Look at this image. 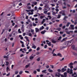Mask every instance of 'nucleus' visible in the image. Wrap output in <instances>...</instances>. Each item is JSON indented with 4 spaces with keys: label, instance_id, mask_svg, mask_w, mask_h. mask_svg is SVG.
I'll return each instance as SVG.
<instances>
[{
    "label": "nucleus",
    "instance_id": "ea45409f",
    "mask_svg": "<svg viewBox=\"0 0 77 77\" xmlns=\"http://www.w3.org/2000/svg\"><path fill=\"white\" fill-rule=\"evenodd\" d=\"M47 71V70H46V69H45L43 71H42V72H46V71Z\"/></svg>",
    "mask_w": 77,
    "mask_h": 77
},
{
    "label": "nucleus",
    "instance_id": "6ab92c4d",
    "mask_svg": "<svg viewBox=\"0 0 77 77\" xmlns=\"http://www.w3.org/2000/svg\"><path fill=\"white\" fill-rule=\"evenodd\" d=\"M50 69H50V68L49 69H48V71H49V72H53V70H50Z\"/></svg>",
    "mask_w": 77,
    "mask_h": 77
},
{
    "label": "nucleus",
    "instance_id": "a211bd4d",
    "mask_svg": "<svg viewBox=\"0 0 77 77\" xmlns=\"http://www.w3.org/2000/svg\"><path fill=\"white\" fill-rule=\"evenodd\" d=\"M32 4H34V5H37V2H32Z\"/></svg>",
    "mask_w": 77,
    "mask_h": 77
},
{
    "label": "nucleus",
    "instance_id": "c756f323",
    "mask_svg": "<svg viewBox=\"0 0 77 77\" xmlns=\"http://www.w3.org/2000/svg\"><path fill=\"white\" fill-rule=\"evenodd\" d=\"M32 48H34V49H35V48H36V46L34 45V46L32 47Z\"/></svg>",
    "mask_w": 77,
    "mask_h": 77
},
{
    "label": "nucleus",
    "instance_id": "49530a36",
    "mask_svg": "<svg viewBox=\"0 0 77 77\" xmlns=\"http://www.w3.org/2000/svg\"><path fill=\"white\" fill-rule=\"evenodd\" d=\"M40 19H42V18H44V16H41L40 17Z\"/></svg>",
    "mask_w": 77,
    "mask_h": 77
},
{
    "label": "nucleus",
    "instance_id": "8fccbe9b",
    "mask_svg": "<svg viewBox=\"0 0 77 77\" xmlns=\"http://www.w3.org/2000/svg\"><path fill=\"white\" fill-rule=\"evenodd\" d=\"M40 50V48H39V47H38L37 49L36 50H37V51H39V50Z\"/></svg>",
    "mask_w": 77,
    "mask_h": 77
},
{
    "label": "nucleus",
    "instance_id": "7c9ffc66",
    "mask_svg": "<svg viewBox=\"0 0 77 77\" xmlns=\"http://www.w3.org/2000/svg\"><path fill=\"white\" fill-rule=\"evenodd\" d=\"M64 44L65 45H68V42H66L64 43Z\"/></svg>",
    "mask_w": 77,
    "mask_h": 77
},
{
    "label": "nucleus",
    "instance_id": "c85d7f7f",
    "mask_svg": "<svg viewBox=\"0 0 77 77\" xmlns=\"http://www.w3.org/2000/svg\"><path fill=\"white\" fill-rule=\"evenodd\" d=\"M64 11H61L60 12H59L60 14H62L63 13V12Z\"/></svg>",
    "mask_w": 77,
    "mask_h": 77
},
{
    "label": "nucleus",
    "instance_id": "bf43d9fd",
    "mask_svg": "<svg viewBox=\"0 0 77 77\" xmlns=\"http://www.w3.org/2000/svg\"><path fill=\"white\" fill-rule=\"evenodd\" d=\"M36 70H37V71L38 72H40V69H37Z\"/></svg>",
    "mask_w": 77,
    "mask_h": 77
},
{
    "label": "nucleus",
    "instance_id": "473e14b6",
    "mask_svg": "<svg viewBox=\"0 0 77 77\" xmlns=\"http://www.w3.org/2000/svg\"><path fill=\"white\" fill-rule=\"evenodd\" d=\"M27 8L28 9H31V6H28Z\"/></svg>",
    "mask_w": 77,
    "mask_h": 77
},
{
    "label": "nucleus",
    "instance_id": "f257e3e1",
    "mask_svg": "<svg viewBox=\"0 0 77 77\" xmlns=\"http://www.w3.org/2000/svg\"><path fill=\"white\" fill-rule=\"evenodd\" d=\"M66 68H67V66H65L64 68L61 69V72H64L65 71H66Z\"/></svg>",
    "mask_w": 77,
    "mask_h": 77
},
{
    "label": "nucleus",
    "instance_id": "09e8293b",
    "mask_svg": "<svg viewBox=\"0 0 77 77\" xmlns=\"http://www.w3.org/2000/svg\"><path fill=\"white\" fill-rule=\"evenodd\" d=\"M48 17H49V20H51V17L50 16H48Z\"/></svg>",
    "mask_w": 77,
    "mask_h": 77
},
{
    "label": "nucleus",
    "instance_id": "c03bdc74",
    "mask_svg": "<svg viewBox=\"0 0 77 77\" xmlns=\"http://www.w3.org/2000/svg\"><path fill=\"white\" fill-rule=\"evenodd\" d=\"M53 56H57V55H56V54H55V53L53 54Z\"/></svg>",
    "mask_w": 77,
    "mask_h": 77
},
{
    "label": "nucleus",
    "instance_id": "2eb2a0df",
    "mask_svg": "<svg viewBox=\"0 0 77 77\" xmlns=\"http://www.w3.org/2000/svg\"><path fill=\"white\" fill-rule=\"evenodd\" d=\"M66 47H64V46H63V47H60V50H62V49H63L65 48H66Z\"/></svg>",
    "mask_w": 77,
    "mask_h": 77
},
{
    "label": "nucleus",
    "instance_id": "de8ad7c7",
    "mask_svg": "<svg viewBox=\"0 0 77 77\" xmlns=\"http://www.w3.org/2000/svg\"><path fill=\"white\" fill-rule=\"evenodd\" d=\"M60 34H61V35H62V34H63V32L60 31Z\"/></svg>",
    "mask_w": 77,
    "mask_h": 77
},
{
    "label": "nucleus",
    "instance_id": "4be33fe9",
    "mask_svg": "<svg viewBox=\"0 0 77 77\" xmlns=\"http://www.w3.org/2000/svg\"><path fill=\"white\" fill-rule=\"evenodd\" d=\"M67 18H68V17H67L65 16L64 17V18L63 19V20H66V19H67Z\"/></svg>",
    "mask_w": 77,
    "mask_h": 77
},
{
    "label": "nucleus",
    "instance_id": "a18cd8bd",
    "mask_svg": "<svg viewBox=\"0 0 77 77\" xmlns=\"http://www.w3.org/2000/svg\"><path fill=\"white\" fill-rule=\"evenodd\" d=\"M23 50H24V51H27V50H26V48H23Z\"/></svg>",
    "mask_w": 77,
    "mask_h": 77
},
{
    "label": "nucleus",
    "instance_id": "680f3d73",
    "mask_svg": "<svg viewBox=\"0 0 77 77\" xmlns=\"http://www.w3.org/2000/svg\"><path fill=\"white\" fill-rule=\"evenodd\" d=\"M65 36H66V34H64L63 35L62 37H63H63H65Z\"/></svg>",
    "mask_w": 77,
    "mask_h": 77
},
{
    "label": "nucleus",
    "instance_id": "774afa93",
    "mask_svg": "<svg viewBox=\"0 0 77 77\" xmlns=\"http://www.w3.org/2000/svg\"><path fill=\"white\" fill-rule=\"evenodd\" d=\"M39 52H37V53H36V55H38V54H39Z\"/></svg>",
    "mask_w": 77,
    "mask_h": 77
},
{
    "label": "nucleus",
    "instance_id": "e433bc0d",
    "mask_svg": "<svg viewBox=\"0 0 77 77\" xmlns=\"http://www.w3.org/2000/svg\"><path fill=\"white\" fill-rule=\"evenodd\" d=\"M19 74H22V73H23V71H20L19 72Z\"/></svg>",
    "mask_w": 77,
    "mask_h": 77
},
{
    "label": "nucleus",
    "instance_id": "aec40b11",
    "mask_svg": "<svg viewBox=\"0 0 77 77\" xmlns=\"http://www.w3.org/2000/svg\"><path fill=\"white\" fill-rule=\"evenodd\" d=\"M21 19L22 20H24V16H22L21 17Z\"/></svg>",
    "mask_w": 77,
    "mask_h": 77
},
{
    "label": "nucleus",
    "instance_id": "412c9836",
    "mask_svg": "<svg viewBox=\"0 0 77 77\" xmlns=\"http://www.w3.org/2000/svg\"><path fill=\"white\" fill-rule=\"evenodd\" d=\"M44 8H49V7H48V5H45V6Z\"/></svg>",
    "mask_w": 77,
    "mask_h": 77
},
{
    "label": "nucleus",
    "instance_id": "1a4fd4ad",
    "mask_svg": "<svg viewBox=\"0 0 77 77\" xmlns=\"http://www.w3.org/2000/svg\"><path fill=\"white\" fill-rule=\"evenodd\" d=\"M72 69H70V72L69 73L70 74H72V73H73V72H72Z\"/></svg>",
    "mask_w": 77,
    "mask_h": 77
},
{
    "label": "nucleus",
    "instance_id": "f8f14e48",
    "mask_svg": "<svg viewBox=\"0 0 77 77\" xmlns=\"http://www.w3.org/2000/svg\"><path fill=\"white\" fill-rule=\"evenodd\" d=\"M44 29V27L43 26H42V27H40V28L39 30H41L42 29Z\"/></svg>",
    "mask_w": 77,
    "mask_h": 77
},
{
    "label": "nucleus",
    "instance_id": "338daca9",
    "mask_svg": "<svg viewBox=\"0 0 77 77\" xmlns=\"http://www.w3.org/2000/svg\"><path fill=\"white\" fill-rule=\"evenodd\" d=\"M14 39V38L13 37H11V38H10V40L11 41H13V40Z\"/></svg>",
    "mask_w": 77,
    "mask_h": 77
},
{
    "label": "nucleus",
    "instance_id": "3c124183",
    "mask_svg": "<svg viewBox=\"0 0 77 77\" xmlns=\"http://www.w3.org/2000/svg\"><path fill=\"white\" fill-rule=\"evenodd\" d=\"M29 36H32V34H31V33H29Z\"/></svg>",
    "mask_w": 77,
    "mask_h": 77
},
{
    "label": "nucleus",
    "instance_id": "393cba45",
    "mask_svg": "<svg viewBox=\"0 0 77 77\" xmlns=\"http://www.w3.org/2000/svg\"><path fill=\"white\" fill-rule=\"evenodd\" d=\"M5 29H2V32L1 33V35H2L3 33H4V32H5Z\"/></svg>",
    "mask_w": 77,
    "mask_h": 77
},
{
    "label": "nucleus",
    "instance_id": "a19ab883",
    "mask_svg": "<svg viewBox=\"0 0 77 77\" xmlns=\"http://www.w3.org/2000/svg\"><path fill=\"white\" fill-rule=\"evenodd\" d=\"M9 63L8 62H6V65H7V66H8V65H9Z\"/></svg>",
    "mask_w": 77,
    "mask_h": 77
},
{
    "label": "nucleus",
    "instance_id": "f704fd0d",
    "mask_svg": "<svg viewBox=\"0 0 77 77\" xmlns=\"http://www.w3.org/2000/svg\"><path fill=\"white\" fill-rule=\"evenodd\" d=\"M20 29H19L18 30V32L19 33H21V31H20Z\"/></svg>",
    "mask_w": 77,
    "mask_h": 77
},
{
    "label": "nucleus",
    "instance_id": "72a5a7b5",
    "mask_svg": "<svg viewBox=\"0 0 77 77\" xmlns=\"http://www.w3.org/2000/svg\"><path fill=\"white\" fill-rule=\"evenodd\" d=\"M30 11H31V10H26V12H30Z\"/></svg>",
    "mask_w": 77,
    "mask_h": 77
},
{
    "label": "nucleus",
    "instance_id": "39448f33",
    "mask_svg": "<svg viewBox=\"0 0 77 77\" xmlns=\"http://www.w3.org/2000/svg\"><path fill=\"white\" fill-rule=\"evenodd\" d=\"M71 48L73 50H75L77 49V48H75V45H73L72 46Z\"/></svg>",
    "mask_w": 77,
    "mask_h": 77
},
{
    "label": "nucleus",
    "instance_id": "4468645a",
    "mask_svg": "<svg viewBox=\"0 0 77 77\" xmlns=\"http://www.w3.org/2000/svg\"><path fill=\"white\" fill-rule=\"evenodd\" d=\"M56 30H58V31H60L61 30V28H57Z\"/></svg>",
    "mask_w": 77,
    "mask_h": 77
},
{
    "label": "nucleus",
    "instance_id": "bb28decb",
    "mask_svg": "<svg viewBox=\"0 0 77 77\" xmlns=\"http://www.w3.org/2000/svg\"><path fill=\"white\" fill-rule=\"evenodd\" d=\"M70 33H73V31H70L69 32H68V34H70Z\"/></svg>",
    "mask_w": 77,
    "mask_h": 77
},
{
    "label": "nucleus",
    "instance_id": "13d9d810",
    "mask_svg": "<svg viewBox=\"0 0 77 77\" xmlns=\"http://www.w3.org/2000/svg\"><path fill=\"white\" fill-rule=\"evenodd\" d=\"M51 5L52 7H54V6H55V5L53 4H51Z\"/></svg>",
    "mask_w": 77,
    "mask_h": 77
},
{
    "label": "nucleus",
    "instance_id": "7ed1b4c3",
    "mask_svg": "<svg viewBox=\"0 0 77 77\" xmlns=\"http://www.w3.org/2000/svg\"><path fill=\"white\" fill-rule=\"evenodd\" d=\"M69 29L71 30H74V25H71L70 27H69Z\"/></svg>",
    "mask_w": 77,
    "mask_h": 77
},
{
    "label": "nucleus",
    "instance_id": "58836bf2",
    "mask_svg": "<svg viewBox=\"0 0 77 77\" xmlns=\"http://www.w3.org/2000/svg\"><path fill=\"white\" fill-rule=\"evenodd\" d=\"M14 72L15 73V74L16 75H17L18 74V71H15Z\"/></svg>",
    "mask_w": 77,
    "mask_h": 77
},
{
    "label": "nucleus",
    "instance_id": "6e6d98bb",
    "mask_svg": "<svg viewBox=\"0 0 77 77\" xmlns=\"http://www.w3.org/2000/svg\"><path fill=\"white\" fill-rule=\"evenodd\" d=\"M62 25L63 24L62 23H61L60 25H59V27H62Z\"/></svg>",
    "mask_w": 77,
    "mask_h": 77
},
{
    "label": "nucleus",
    "instance_id": "c9c22d12",
    "mask_svg": "<svg viewBox=\"0 0 77 77\" xmlns=\"http://www.w3.org/2000/svg\"><path fill=\"white\" fill-rule=\"evenodd\" d=\"M40 59H41V58L40 57L38 58L37 60V61H40Z\"/></svg>",
    "mask_w": 77,
    "mask_h": 77
},
{
    "label": "nucleus",
    "instance_id": "4c0bfd02",
    "mask_svg": "<svg viewBox=\"0 0 77 77\" xmlns=\"http://www.w3.org/2000/svg\"><path fill=\"white\" fill-rule=\"evenodd\" d=\"M48 45L49 46H51V42H49L48 43Z\"/></svg>",
    "mask_w": 77,
    "mask_h": 77
},
{
    "label": "nucleus",
    "instance_id": "cd10ccee",
    "mask_svg": "<svg viewBox=\"0 0 77 77\" xmlns=\"http://www.w3.org/2000/svg\"><path fill=\"white\" fill-rule=\"evenodd\" d=\"M51 42L52 43H53L54 44L55 43H56V42H57L56 41L54 40H52Z\"/></svg>",
    "mask_w": 77,
    "mask_h": 77
},
{
    "label": "nucleus",
    "instance_id": "69168bd1",
    "mask_svg": "<svg viewBox=\"0 0 77 77\" xmlns=\"http://www.w3.org/2000/svg\"><path fill=\"white\" fill-rule=\"evenodd\" d=\"M58 72H60L61 71V70L60 69H58L57 70Z\"/></svg>",
    "mask_w": 77,
    "mask_h": 77
},
{
    "label": "nucleus",
    "instance_id": "864d4df0",
    "mask_svg": "<svg viewBox=\"0 0 77 77\" xmlns=\"http://www.w3.org/2000/svg\"><path fill=\"white\" fill-rule=\"evenodd\" d=\"M63 4L64 6H66V2H64L63 3Z\"/></svg>",
    "mask_w": 77,
    "mask_h": 77
},
{
    "label": "nucleus",
    "instance_id": "0eeeda50",
    "mask_svg": "<svg viewBox=\"0 0 77 77\" xmlns=\"http://www.w3.org/2000/svg\"><path fill=\"white\" fill-rule=\"evenodd\" d=\"M30 63H29L28 65H27L25 66V68H28L29 66H30Z\"/></svg>",
    "mask_w": 77,
    "mask_h": 77
},
{
    "label": "nucleus",
    "instance_id": "603ef678",
    "mask_svg": "<svg viewBox=\"0 0 77 77\" xmlns=\"http://www.w3.org/2000/svg\"><path fill=\"white\" fill-rule=\"evenodd\" d=\"M66 27V26H65V25H64V26H63L62 27V29H65Z\"/></svg>",
    "mask_w": 77,
    "mask_h": 77
},
{
    "label": "nucleus",
    "instance_id": "f3484780",
    "mask_svg": "<svg viewBox=\"0 0 77 77\" xmlns=\"http://www.w3.org/2000/svg\"><path fill=\"white\" fill-rule=\"evenodd\" d=\"M57 56H60V57H62V55L60 53H58L57 54Z\"/></svg>",
    "mask_w": 77,
    "mask_h": 77
},
{
    "label": "nucleus",
    "instance_id": "ddd939ff",
    "mask_svg": "<svg viewBox=\"0 0 77 77\" xmlns=\"http://www.w3.org/2000/svg\"><path fill=\"white\" fill-rule=\"evenodd\" d=\"M35 31L37 33V32H38L39 31V29H38V28H35Z\"/></svg>",
    "mask_w": 77,
    "mask_h": 77
},
{
    "label": "nucleus",
    "instance_id": "9b49d317",
    "mask_svg": "<svg viewBox=\"0 0 77 77\" xmlns=\"http://www.w3.org/2000/svg\"><path fill=\"white\" fill-rule=\"evenodd\" d=\"M46 32V31L45 30H44V31H43L41 32V34H42L43 35H44L45 33Z\"/></svg>",
    "mask_w": 77,
    "mask_h": 77
},
{
    "label": "nucleus",
    "instance_id": "5701e85b",
    "mask_svg": "<svg viewBox=\"0 0 77 77\" xmlns=\"http://www.w3.org/2000/svg\"><path fill=\"white\" fill-rule=\"evenodd\" d=\"M8 70H9V71H10V69H9V67H7L6 69V71L7 72H8Z\"/></svg>",
    "mask_w": 77,
    "mask_h": 77
},
{
    "label": "nucleus",
    "instance_id": "4d7b16f0",
    "mask_svg": "<svg viewBox=\"0 0 77 77\" xmlns=\"http://www.w3.org/2000/svg\"><path fill=\"white\" fill-rule=\"evenodd\" d=\"M12 33H13V32L12 33V34H9V36L10 37H11V36H12Z\"/></svg>",
    "mask_w": 77,
    "mask_h": 77
},
{
    "label": "nucleus",
    "instance_id": "20e7f679",
    "mask_svg": "<svg viewBox=\"0 0 77 77\" xmlns=\"http://www.w3.org/2000/svg\"><path fill=\"white\" fill-rule=\"evenodd\" d=\"M61 75V74L60 72H58L55 74V77H57V76H60Z\"/></svg>",
    "mask_w": 77,
    "mask_h": 77
},
{
    "label": "nucleus",
    "instance_id": "e2e57ef3",
    "mask_svg": "<svg viewBox=\"0 0 77 77\" xmlns=\"http://www.w3.org/2000/svg\"><path fill=\"white\" fill-rule=\"evenodd\" d=\"M47 45H46L44 46V48H47Z\"/></svg>",
    "mask_w": 77,
    "mask_h": 77
},
{
    "label": "nucleus",
    "instance_id": "5fc2aeb1",
    "mask_svg": "<svg viewBox=\"0 0 77 77\" xmlns=\"http://www.w3.org/2000/svg\"><path fill=\"white\" fill-rule=\"evenodd\" d=\"M34 10L35 11H36L37 10V7L35 6V7Z\"/></svg>",
    "mask_w": 77,
    "mask_h": 77
},
{
    "label": "nucleus",
    "instance_id": "0e129e2a",
    "mask_svg": "<svg viewBox=\"0 0 77 77\" xmlns=\"http://www.w3.org/2000/svg\"><path fill=\"white\" fill-rule=\"evenodd\" d=\"M55 11H57V12H58L59 11V9H57V8H56L55 9Z\"/></svg>",
    "mask_w": 77,
    "mask_h": 77
},
{
    "label": "nucleus",
    "instance_id": "9d476101",
    "mask_svg": "<svg viewBox=\"0 0 77 77\" xmlns=\"http://www.w3.org/2000/svg\"><path fill=\"white\" fill-rule=\"evenodd\" d=\"M34 58V57L32 56H30L29 57L30 60H32V59H33Z\"/></svg>",
    "mask_w": 77,
    "mask_h": 77
},
{
    "label": "nucleus",
    "instance_id": "2f4dec72",
    "mask_svg": "<svg viewBox=\"0 0 77 77\" xmlns=\"http://www.w3.org/2000/svg\"><path fill=\"white\" fill-rule=\"evenodd\" d=\"M62 15H63L64 16H65L66 15V14H65V12L64 11Z\"/></svg>",
    "mask_w": 77,
    "mask_h": 77
},
{
    "label": "nucleus",
    "instance_id": "6e6552de",
    "mask_svg": "<svg viewBox=\"0 0 77 77\" xmlns=\"http://www.w3.org/2000/svg\"><path fill=\"white\" fill-rule=\"evenodd\" d=\"M66 38H67V37L63 38V40L61 41V42H63V41H66Z\"/></svg>",
    "mask_w": 77,
    "mask_h": 77
},
{
    "label": "nucleus",
    "instance_id": "f03ea898",
    "mask_svg": "<svg viewBox=\"0 0 77 77\" xmlns=\"http://www.w3.org/2000/svg\"><path fill=\"white\" fill-rule=\"evenodd\" d=\"M74 65V64L72 63H70L68 64V66L71 69H72L74 68V67L72 66Z\"/></svg>",
    "mask_w": 77,
    "mask_h": 77
},
{
    "label": "nucleus",
    "instance_id": "dca6fc26",
    "mask_svg": "<svg viewBox=\"0 0 77 77\" xmlns=\"http://www.w3.org/2000/svg\"><path fill=\"white\" fill-rule=\"evenodd\" d=\"M61 39H62V37L61 36H60L59 38L57 39V41H60Z\"/></svg>",
    "mask_w": 77,
    "mask_h": 77
},
{
    "label": "nucleus",
    "instance_id": "052dcab7",
    "mask_svg": "<svg viewBox=\"0 0 77 77\" xmlns=\"http://www.w3.org/2000/svg\"><path fill=\"white\" fill-rule=\"evenodd\" d=\"M36 72H36V70H35L33 72L34 74H36Z\"/></svg>",
    "mask_w": 77,
    "mask_h": 77
},
{
    "label": "nucleus",
    "instance_id": "a878e982",
    "mask_svg": "<svg viewBox=\"0 0 77 77\" xmlns=\"http://www.w3.org/2000/svg\"><path fill=\"white\" fill-rule=\"evenodd\" d=\"M58 17H57V18H60V17H61V15L58 14Z\"/></svg>",
    "mask_w": 77,
    "mask_h": 77
},
{
    "label": "nucleus",
    "instance_id": "b1692460",
    "mask_svg": "<svg viewBox=\"0 0 77 77\" xmlns=\"http://www.w3.org/2000/svg\"><path fill=\"white\" fill-rule=\"evenodd\" d=\"M73 54L75 56H77V53H76L75 52H73Z\"/></svg>",
    "mask_w": 77,
    "mask_h": 77
},
{
    "label": "nucleus",
    "instance_id": "79ce46f5",
    "mask_svg": "<svg viewBox=\"0 0 77 77\" xmlns=\"http://www.w3.org/2000/svg\"><path fill=\"white\" fill-rule=\"evenodd\" d=\"M3 64V62L2 61H0V65H2V64Z\"/></svg>",
    "mask_w": 77,
    "mask_h": 77
},
{
    "label": "nucleus",
    "instance_id": "37998d69",
    "mask_svg": "<svg viewBox=\"0 0 77 77\" xmlns=\"http://www.w3.org/2000/svg\"><path fill=\"white\" fill-rule=\"evenodd\" d=\"M56 14V13L55 12H53L52 13V15H55Z\"/></svg>",
    "mask_w": 77,
    "mask_h": 77
},
{
    "label": "nucleus",
    "instance_id": "423d86ee",
    "mask_svg": "<svg viewBox=\"0 0 77 77\" xmlns=\"http://www.w3.org/2000/svg\"><path fill=\"white\" fill-rule=\"evenodd\" d=\"M63 77H67V73L66 72H65L64 73V75H63Z\"/></svg>",
    "mask_w": 77,
    "mask_h": 77
}]
</instances>
